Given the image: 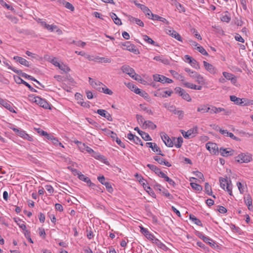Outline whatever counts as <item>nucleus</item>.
<instances>
[{
    "label": "nucleus",
    "instance_id": "7",
    "mask_svg": "<svg viewBox=\"0 0 253 253\" xmlns=\"http://www.w3.org/2000/svg\"><path fill=\"white\" fill-rule=\"evenodd\" d=\"M34 99L33 102L36 103L44 109H50V105L45 99L39 96L35 97Z\"/></svg>",
    "mask_w": 253,
    "mask_h": 253
},
{
    "label": "nucleus",
    "instance_id": "32",
    "mask_svg": "<svg viewBox=\"0 0 253 253\" xmlns=\"http://www.w3.org/2000/svg\"><path fill=\"white\" fill-rule=\"evenodd\" d=\"M110 16L116 25H121L122 24L121 19L117 17L115 13H110Z\"/></svg>",
    "mask_w": 253,
    "mask_h": 253
},
{
    "label": "nucleus",
    "instance_id": "33",
    "mask_svg": "<svg viewBox=\"0 0 253 253\" xmlns=\"http://www.w3.org/2000/svg\"><path fill=\"white\" fill-rule=\"evenodd\" d=\"M141 231L148 239L152 241V240L154 238L155 236L151 234L147 229L142 227Z\"/></svg>",
    "mask_w": 253,
    "mask_h": 253
},
{
    "label": "nucleus",
    "instance_id": "64",
    "mask_svg": "<svg viewBox=\"0 0 253 253\" xmlns=\"http://www.w3.org/2000/svg\"><path fill=\"white\" fill-rule=\"evenodd\" d=\"M235 39L238 42H240L242 43H244L245 42V40H244V39L239 34H236Z\"/></svg>",
    "mask_w": 253,
    "mask_h": 253
},
{
    "label": "nucleus",
    "instance_id": "57",
    "mask_svg": "<svg viewBox=\"0 0 253 253\" xmlns=\"http://www.w3.org/2000/svg\"><path fill=\"white\" fill-rule=\"evenodd\" d=\"M63 4L66 8L70 9L72 11H74L75 8L74 6L70 2L64 1Z\"/></svg>",
    "mask_w": 253,
    "mask_h": 253
},
{
    "label": "nucleus",
    "instance_id": "34",
    "mask_svg": "<svg viewBox=\"0 0 253 253\" xmlns=\"http://www.w3.org/2000/svg\"><path fill=\"white\" fill-rule=\"evenodd\" d=\"M205 192L209 195L211 196L213 198H215L216 197L215 195H212V192L211 186L209 185L208 183H205Z\"/></svg>",
    "mask_w": 253,
    "mask_h": 253
},
{
    "label": "nucleus",
    "instance_id": "9",
    "mask_svg": "<svg viewBox=\"0 0 253 253\" xmlns=\"http://www.w3.org/2000/svg\"><path fill=\"white\" fill-rule=\"evenodd\" d=\"M97 179L102 184L105 186L108 192L110 193H112L113 191V188L109 182L105 181V178L103 175L98 176L97 177Z\"/></svg>",
    "mask_w": 253,
    "mask_h": 253
},
{
    "label": "nucleus",
    "instance_id": "23",
    "mask_svg": "<svg viewBox=\"0 0 253 253\" xmlns=\"http://www.w3.org/2000/svg\"><path fill=\"white\" fill-rule=\"evenodd\" d=\"M169 110L172 112L174 114L178 115L179 119H182L184 116V112L182 110H177L175 108V107L173 106H170L169 108Z\"/></svg>",
    "mask_w": 253,
    "mask_h": 253
},
{
    "label": "nucleus",
    "instance_id": "48",
    "mask_svg": "<svg viewBox=\"0 0 253 253\" xmlns=\"http://www.w3.org/2000/svg\"><path fill=\"white\" fill-rule=\"evenodd\" d=\"M190 185L193 189L197 191H201L202 190V187L198 184L194 182H191Z\"/></svg>",
    "mask_w": 253,
    "mask_h": 253
},
{
    "label": "nucleus",
    "instance_id": "54",
    "mask_svg": "<svg viewBox=\"0 0 253 253\" xmlns=\"http://www.w3.org/2000/svg\"><path fill=\"white\" fill-rule=\"evenodd\" d=\"M127 87L131 89V91H133L136 93V90L139 89L138 87H137L134 84H133L132 83H129L126 84Z\"/></svg>",
    "mask_w": 253,
    "mask_h": 253
},
{
    "label": "nucleus",
    "instance_id": "10",
    "mask_svg": "<svg viewBox=\"0 0 253 253\" xmlns=\"http://www.w3.org/2000/svg\"><path fill=\"white\" fill-rule=\"evenodd\" d=\"M10 128L12 129L17 135L22 138L27 139L29 141L32 140V138L31 136H30L28 134H27L25 131L21 129H18V128L15 127H10Z\"/></svg>",
    "mask_w": 253,
    "mask_h": 253
},
{
    "label": "nucleus",
    "instance_id": "52",
    "mask_svg": "<svg viewBox=\"0 0 253 253\" xmlns=\"http://www.w3.org/2000/svg\"><path fill=\"white\" fill-rule=\"evenodd\" d=\"M175 5L176 8L180 12H185V8L183 5H182L181 4H180V3L177 2L175 3Z\"/></svg>",
    "mask_w": 253,
    "mask_h": 253
},
{
    "label": "nucleus",
    "instance_id": "26",
    "mask_svg": "<svg viewBox=\"0 0 253 253\" xmlns=\"http://www.w3.org/2000/svg\"><path fill=\"white\" fill-rule=\"evenodd\" d=\"M154 160L157 161L159 164L161 165H164L168 167H170L171 166V165L168 161H166L165 159L160 158L158 156H155L153 157Z\"/></svg>",
    "mask_w": 253,
    "mask_h": 253
},
{
    "label": "nucleus",
    "instance_id": "37",
    "mask_svg": "<svg viewBox=\"0 0 253 253\" xmlns=\"http://www.w3.org/2000/svg\"><path fill=\"white\" fill-rule=\"evenodd\" d=\"M78 178H79L80 180L86 182L88 186H90V184L92 183L89 178L85 176L83 174L79 175Z\"/></svg>",
    "mask_w": 253,
    "mask_h": 253
},
{
    "label": "nucleus",
    "instance_id": "44",
    "mask_svg": "<svg viewBox=\"0 0 253 253\" xmlns=\"http://www.w3.org/2000/svg\"><path fill=\"white\" fill-rule=\"evenodd\" d=\"M136 94L139 95L140 96L144 97V98H148L149 96L147 92L140 89L136 90Z\"/></svg>",
    "mask_w": 253,
    "mask_h": 253
},
{
    "label": "nucleus",
    "instance_id": "35",
    "mask_svg": "<svg viewBox=\"0 0 253 253\" xmlns=\"http://www.w3.org/2000/svg\"><path fill=\"white\" fill-rule=\"evenodd\" d=\"M152 241L153 243H155L156 245H157V246L159 248L162 249L164 250L165 248H166V246L163 243H162L159 239L155 238V237H154V238H153L152 240Z\"/></svg>",
    "mask_w": 253,
    "mask_h": 253
},
{
    "label": "nucleus",
    "instance_id": "2",
    "mask_svg": "<svg viewBox=\"0 0 253 253\" xmlns=\"http://www.w3.org/2000/svg\"><path fill=\"white\" fill-rule=\"evenodd\" d=\"M252 160V155L248 153H242L235 157V161L239 163H248L251 162Z\"/></svg>",
    "mask_w": 253,
    "mask_h": 253
},
{
    "label": "nucleus",
    "instance_id": "36",
    "mask_svg": "<svg viewBox=\"0 0 253 253\" xmlns=\"http://www.w3.org/2000/svg\"><path fill=\"white\" fill-rule=\"evenodd\" d=\"M170 73L176 79L180 80L182 82L184 81V77L182 75L179 74L177 72L171 70Z\"/></svg>",
    "mask_w": 253,
    "mask_h": 253
},
{
    "label": "nucleus",
    "instance_id": "46",
    "mask_svg": "<svg viewBox=\"0 0 253 253\" xmlns=\"http://www.w3.org/2000/svg\"><path fill=\"white\" fill-rule=\"evenodd\" d=\"M58 67L62 71L65 73H67L70 71V68L66 65L62 63L59 64V66H58Z\"/></svg>",
    "mask_w": 253,
    "mask_h": 253
},
{
    "label": "nucleus",
    "instance_id": "43",
    "mask_svg": "<svg viewBox=\"0 0 253 253\" xmlns=\"http://www.w3.org/2000/svg\"><path fill=\"white\" fill-rule=\"evenodd\" d=\"M152 150L154 152H157V154H158L159 155H161L162 156H165V155L164 154L162 153V151L161 150L160 148L155 143H153V148H152Z\"/></svg>",
    "mask_w": 253,
    "mask_h": 253
},
{
    "label": "nucleus",
    "instance_id": "3",
    "mask_svg": "<svg viewBox=\"0 0 253 253\" xmlns=\"http://www.w3.org/2000/svg\"><path fill=\"white\" fill-rule=\"evenodd\" d=\"M230 99L231 101L234 102L237 105L248 106L253 104L252 103L253 101L249 100L245 98H238L235 95H231Z\"/></svg>",
    "mask_w": 253,
    "mask_h": 253
},
{
    "label": "nucleus",
    "instance_id": "60",
    "mask_svg": "<svg viewBox=\"0 0 253 253\" xmlns=\"http://www.w3.org/2000/svg\"><path fill=\"white\" fill-rule=\"evenodd\" d=\"M103 91H101V92H103L105 94H109V95H112L113 92V91L107 87V86L105 85L104 86H103Z\"/></svg>",
    "mask_w": 253,
    "mask_h": 253
},
{
    "label": "nucleus",
    "instance_id": "45",
    "mask_svg": "<svg viewBox=\"0 0 253 253\" xmlns=\"http://www.w3.org/2000/svg\"><path fill=\"white\" fill-rule=\"evenodd\" d=\"M147 167H148L151 170L155 172V173L157 174L158 172L161 170L159 168L154 165L152 164H148Z\"/></svg>",
    "mask_w": 253,
    "mask_h": 253
},
{
    "label": "nucleus",
    "instance_id": "51",
    "mask_svg": "<svg viewBox=\"0 0 253 253\" xmlns=\"http://www.w3.org/2000/svg\"><path fill=\"white\" fill-rule=\"evenodd\" d=\"M154 59L156 61H160L165 64H169V60L168 59H162V57L160 56H155Z\"/></svg>",
    "mask_w": 253,
    "mask_h": 253
},
{
    "label": "nucleus",
    "instance_id": "49",
    "mask_svg": "<svg viewBox=\"0 0 253 253\" xmlns=\"http://www.w3.org/2000/svg\"><path fill=\"white\" fill-rule=\"evenodd\" d=\"M245 202L248 206L249 210H251V207L252 205V200L251 197L250 196H248L246 198H245Z\"/></svg>",
    "mask_w": 253,
    "mask_h": 253
},
{
    "label": "nucleus",
    "instance_id": "25",
    "mask_svg": "<svg viewBox=\"0 0 253 253\" xmlns=\"http://www.w3.org/2000/svg\"><path fill=\"white\" fill-rule=\"evenodd\" d=\"M14 60H15L16 62H19L21 65H24L26 67H29L30 64L29 62L26 60L25 59L20 57V56H14L13 57Z\"/></svg>",
    "mask_w": 253,
    "mask_h": 253
},
{
    "label": "nucleus",
    "instance_id": "40",
    "mask_svg": "<svg viewBox=\"0 0 253 253\" xmlns=\"http://www.w3.org/2000/svg\"><path fill=\"white\" fill-rule=\"evenodd\" d=\"M105 85L104 84H103L101 82L99 81H97L96 84H95V85L93 86V88L96 89L97 90H98L99 92H101L103 91V86Z\"/></svg>",
    "mask_w": 253,
    "mask_h": 253
},
{
    "label": "nucleus",
    "instance_id": "59",
    "mask_svg": "<svg viewBox=\"0 0 253 253\" xmlns=\"http://www.w3.org/2000/svg\"><path fill=\"white\" fill-rule=\"evenodd\" d=\"M205 243L208 244L211 247H212L213 249L216 248V247H218V245H216L215 242L210 238V241H204Z\"/></svg>",
    "mask_w": 253,
    "mask_h": 253
},
{
    "label": "nucleus",
    "instance_id": "14",
    "mask_svg": "<svg viewBox=\"0 0 253 253\" xmlns=\"http://www.w3.org/2000/svg\"><path fill=\"white\" fill-rule=\"evenodd\" d=\"M206 147L207 150L213 154H216L218 152L217 146L214 143L208 142L206 144Z\"/></svg>",
    "mask_w": 253,
    "mask_h": 253
},
{
    "label": "nucleus",
    "instance_id": "39",
    "mask_svg": "<svg viewBox=\"0 0 253 253\" xmlns=\"http://www.w3.org/2000/svg\"><path fill=\"white\" fill-rule=\"evenodd\" d=\"M143 39L145 42H146L148 43L151 44L155 46H158V44H157L155 42H154L152 39L149 38L147 35H143Z\"/></svg>",
    "mask_w": 253,
    "mask_h": 253
},
{
    "label": "nucleus",
    "instance_id": "31",
    "mask_svg": "<svg viewBox=\"0 0 253 253\" xmlns=\"http://www.w3.org/2000/svg\"><path fill=\"white\" fill-rule=\"evenodd\" d=\"M151 16H152V18H150L153 20H158V21L163 22L164 23H166L167 24H169V21L166 19H165L162 17H161L158 15L151 13Z\"/></svg>",
    "mask_w": 253,
    "mask_h": 253
},
{
    "label": "nucleus",
    "instance_id": "5",
    "mask_svg": "<svg viewBox=\"0 0 253 253\" xmlns=\"http://www.w3.org/2000/svg\"><path fill=\"white\" fill-rule=\"evenodd\" d=\"M161 137L167 146L172 147L173 146V141L175 140V137H172V139H171L164 132L161 133Z\"/></svg>",
    "mask_w": 253,
    "mask_h": 253
},
{
    "label": "nucleus",
    "instance_id": "12",
    "mask_svg": "<svg viewBox=\"0 0 253 253\" xmlns=\"http://www.w3.org/2000/svg\"><path fill=\"white\" fill-rule=\"evenodd\" d=\"M121 70L123 73H126L130 77L134 78L135 75L134 70L130 67L128 65H124L121 67Z\"/></svg>",
    "mask_w": 253,
    "mask_h": 253
},
{
    "label": "nucleus",
    "instance_id": "38",
    "mask_svg": "<svg viewBox=\"0 0 253 253\" xmlns=\"http://www.w3.org/2000/svg\"><path fill=\"white\" fill-rule=\"evenodd\" d=\"M221 20L223 22H225L227 23H229L231 20V17L230 16V14L228 11H226L224 13V14L222 15L220 18Z\"/></svg>",
    "mask_w": 253,
    "mask_h": 253
},
{
    "label": "nucleus",
    "instance_id": "11",
    "mask_svg": "<svg viewBox=\"0 0 253 253\" xmlns=\"http://www.w3.org/2000/svg\"><path fill=\"white\" fill-rule=\"evenodd\" d=\"M181 133L183 137L185 138H190L195 136V134L197 133V127L195 128H192L189 129L187 131L181 130Z\"/></svg>",
    "mask_w": 253,
    "mask_h": 253
},
{
    "label": "nucleus",
    "instance_id": "1",
    "mask_svg": "<svg viewBox=\"0 0 253 253\" xmlns=\"http://www.w3.org/2000/svg\"><path fill=\"white\" fill-rule=\"evenodd\" d=\"M219 182L220 187L224 190L227 191L230 195H232L231 181L230 180L228 181L227 179L220 177Z\"/></svg>",
    "mask_w": 253,
    "mask_h": 253
},
{
    "label": "nucleus",
    "instance_id": "4",
    "mask_svg": "<svg viewBox=\"0 0 253 253\" xmlns=\"http://www.w3.org/2000/svg\"><path fill=\"white\" fill-rule=\"evenodd\" d=\"M122 45L124 47H123L124 49L127 50L135 54H138L140 53L139 49L136 47L135 45L129 42H126Z\"/></svg>",
    "mask_w": 253,
    "mask_h": 253
},
{
    "label": "nucleus",
    "instance_id": "15",
    "mask_svg": "<svg viewBox=\"0 0 253 253\" xmlns=\"http://www.w3.org/2000/svg\"><path fill=\"white\" fill-rule=\"evenodd\" d=\"M221 112H223L224 114L225 115H228L229 114H230L231 112L229 110H226L225 109L221 107L217 108L215 106H212L210 110V113H218Z\"/></svg>",
    "mask_w": 253,
    "mask_h": 253
},
{
    "label": "nucleus",
    "instance_id": "53",
    "mask_svg": "<svg viewBox=\"0 0 253 253\" xmlns=\"http://www.w3.org/2000/svg\"><path fill=\"white\" fill-rule=\"evenodd\" d=\"M173 34L171 37L175 38L179 42H182V38L181 36L175 31H173Z\"/></svg>",
    "mask_w": 253,
    "mask_h": 253
},
{
    "label": "nucleus",
    "instance_id": "47",
    "mask_svg": "<svg viewBox=\"0 0 253 253\" xmlns=\"http://www.w3.org/2000/svg\"><path fill=\"white\" fill-rule=\"evenodd\" d=\"M140 136L145 141H151L152 139L148 133L144 132L141 131Z\"/></svg>",
    "mask_w": 253,
    "mask_h": 253
},
{
    "label": "nucleus",
    "instance_id": "41",
    "mask_svg": "<svg viewBox=\"0 0 253 253\" xmlns=\"http://www.w3.org/2000/svg\"><path fill=\"white\" fill-rule=\"evenodd\" d=\"M173 143L176 147H177V148L181 147L182 144L183 143L182 137L180 136V137H178L177 138H176L175 140L173 141Z\"/></svg>",
    "mask_w": 253,
    "mask_h": 253
},
{
    "label": "nucleus",
    "instance_id": "58",
    "mask_svg": "<svg viewBox=\"0 0 253 253\" xmlns=\"http://www.w3.org/2000/svg\"><path fill=\"white\" fill-rule=\"evenodd\" d=\"M140 108L144 111H146L147 113H148L149 115H153V113L151 109H148L144 104H140Z\"/></svg>",
    "mask_w": 253,
    "mask_h": 253
},
{
    "label": "nucleus",
    "instance_id": "6",
    "mask_svg": "<svg viewBox=\"0 0 253 253\" xmlns=\"http://www.w3.org/2000/svg\"><path fill=\"white\" fill-rule=\"evenodd\" d=\"M175 93H177L180 96H181L183 99L188 102L191 101L190 95L183 89L179 87H177L175 88Z\"/></svg>",
    "mask_w": 253,
    "mask_h": 253
},
{
    "label": "nucleus",
    "instance_id": "63",
    "mask_svg": "<svg viewBox=\"0 0 253 253\" xmlns=\"http://www.w3.org/2000/svg\"><path fill=\"white\" fill-rule=\"evenodd\" d=\"M138 181L139 183L143 186L144 188L146 189L147 187L148 186H147V181L144 179L143 178H141V179H139Z\"/></svg>",
    "mask_w": 253,
    "mask_h": 253
},
{
    "label": "nucleus",
    "instance_id": "20",
    "mask_svg": "<svg viewBox=\"0 0 253 253\" xmlns=\"http://www.w3.org/2000/svg\"><path fill=\"white\" fill-rule=\"evenodd\" d=\"M134 3L137 7L140 8L146 15L151 16V13H152L147 6L143 4L137 3L136 0L134 1Z\"/></svg>",
    "mask_w": 253,
    "mask_h": 253
},
{
    "label": "nucleus",
    "instance_id": "8",
    "mask_svg": "<svg viewBox=\"0 0 253 253\" xmlns=\"http://www.w3.org/2000/svg\"><path fill=\"white\" fill-rule=\"evenodd\" d=\"M153 79L155 81L159 82H160L163 84H164L166 83L170 84V83H172L173 82L172 80H171L168 78H167L166 77H165L164 76L158 75V74L153 75Z\"/></svg>",
    "mask_w": 253,
    "mask_h": 253
},
{
    "label": "nucleus",
    "instance_id": "50",
    "mask_svg": "<svg viewBox=\"0 0 253 253\" xmlns=\"http://www.w3.org/2000/svg\"><path fill=\"white\" fill-rule=\"evenodd\" d=\"M89 187H92L94 190H96V191H97L98 192H100V193L103 192V190L100 186H97L92 182L90 184V186H89Z\"/></svg>",
    "mask_w": 253,
    "mask_h": 253
},
{
    "label": "nucleus",
    "instance_id": "19",
    "mask_svg": "<svg viewBox=\"0 0 253 253\" xmlns=\"http://www.w3.org/2000/svg\"><path fill=\"white\" fill-rule=\"evenodd\" d=\"M97 113L100 116L106 118L107 120L109 121H112L113 119L110 113H109L107 111H106L105 110L98 109L97 111Z\"/></svg>",
    "mask_w": 253,
    "mask_h": 253
},
{
    "label": "nucleus",
    "instance_id": "17",
    "mask_svg": "<svg viewBox=\"0 0 253 253\" xmlns=\"http://www.w3.org/2000/svg\"><path fill=\"white\" fill-rule=\"evenodd\" d=\"M127 138L130 141H133V143L136 144H139L141 146H143V142L137 136L133 135L131 132L127 134Z\"/></svg>",
    "mask_w": 253,
    "mask_h": 253
},
{
    "label": "nucleus",
    "instance_id": "21",
    "mask_svg": "<svg viewBox=\"0 0 253 253\" xmlns=\"http://www.w3.org/2000/svg\"><path fill=\"white\" fill-rule=\"evenodd\" d=\"M203 64L205 69L211 74H214L216 73V69L212 65L205 61H204Z\"/></svg>",
    "mask_w": 253,
    "mask_h": 253
},
{
    "label": "nucleus",
    "instance_id": "55",
    "mask_svg": "<svg viewBox=\"0 0 253 253\" xmlns=\"http://www.w3.org/2000/svg\"><path fill=\"white\" fill-rule=\"evenodd\" d=\"M196 49L204 55L208 56V53L206 50L201 46H197Z\"/></svg>",
    "mask_w": 253,
    "mask_h": 253
},
{
    "label": "nucleus",
    "instance_id": "24",
    "mask_svg": "<svg viewBox=\"0 0 253 253\" xmlns=\"http://www.w3.org/2000/svg\"><path fill=\"white\" fill-rule=\"evenodd\" d=\"M90 60H93L95 62L99 63H110L111 62V59L109 58L104 57H99L97 56L94 58V59H89Z\"/></svg>",
    "mask_w": 253,
    "mask_h": 253
},
{
    "label": "nucleus",
    "instance_id": "13",
    "mask_svg": "<svg viewBox=\"0 0 253 253\" xmlns=\"http://www.w3.org/2000/svg\"><path fill=\"white\" fill-rule=\"evenodd\" d=\"M14 80L15 82L17 84H22L27 86L28 88L33 92H37V90L34 88L30 84H29L28 83L24 81L23 79H22L20 77L18 76H14Z\"/></svg>",
    "mask_w": 253,
    "mask_h": 253
},
{
    "label": "nucleus",
    "instance_id": "16",
    "mask_svg": "<svg viewBox=\"0 0 253 253\" xmlns=\"http://www.w3.org/2000/svg\"><path fill=\"white\" fill-rule=\"evenodd\" d=\"M219 152L222 156L228 157L229 156L233 155L235 151L231 149L230 148H224L223 147H221L219 149Z\"/></svg>",
    "mask_w": 253,
    "mask_h": 253
},
{
    "label": "nucleus",
    "instance_id": "30",
    "mask_svg": "<svg viewBox=\"0 0 253 253\" xmlns=\"http://www.w3.org/2000/svg\"><path fill=\"white\" fill-rule=\"evenodd\" d=\"M0 103L5 108L9 110L11 112H15L14 109L10 104V103L6 102L4 100L1 99Z\"/></svg>",
    "mask_w": 253,
    "mask_h": 253
},
{
    "label": "nucleus",
    "instance_id": "27",
    "mask_svg": "<svg viewBox=\"0 0 253 253\" xmlns=\"http://www.w3.org/2000/svg\"><path fill=\"white\" fill-rule=\"evenodd\" d=\"M47 30L50 32H53L54 30H56V33L58 35H61L62 34V31L61 29H59L56 25H49L48 24L46 28Z\"/></svg>",
    "mask_w": 253,
    "mask_h": 253
},
{
    "label": "nucleus",
    "instance_id": "29",
    "mask_svg": "<svg viewBox=\"0 0 253 253\" xmlns=\"http://www.w3.org/2000/svg\"><path fill=\"white\" fill-rule=\"evenodd\" d=\"M211 108L208 107V105H201L197 108V111L201 113H205L207 112L210 113Z\"/></svg>",
    "mask_w": 253,
    "mask_h": 253
},
{
    "label": "nucleus",
    "instance_id": "28",
    "mask_svg": "<svg viewBox=\"0 0 253 253\" xmlns=\"http://www.w3.org/2000/svg\"><path fill=\"white\" fill-rule=\"evenodd\" d=\"M143 127L144 128L148 127L152 130H154L157 127V126L152 121H146L144 122V123L143 124Z\"/></svg>",
    "mask_w": 253,
    "mask_h": 253
},
{
    "label": "nucleus",
    "instance_id": "56",
    "mask_svg": "<svg viewBox=\"0 0 253 253\" xmlns=\"http://www.w3.org/2000/svg\"><path fill=\"white\" fill-rule=\"evenodd\" d=\"M15 221L17 222V224L19 225V227L21 228L23 231L25 230L26 229V225L23 223V222H22V221L18 219V220H16L15 219Z\"/></svg>",
    "mask_w": 253,
    "mask_h": 253
},
{
    "label": "nucleus",
    "instance_id": "42",
    "mask_svg": "<svg viewBox=\"0 0 253 253\" xmlns=\"http://www.w3.org/2000/svg\"><path fill=\"white\" fill-rule=\"evenodd\" d=\"M189 217L190 219L192 220L196 225L200 226H203V224L200 220L196 218L194 215L190 214Z\"/></svg>",
    "mask_w": 253,
    "mask_h": 253
},
{
    "label": "nucleus",
    "instance_id": "18",
    "mask_svg": "<svg viewBox=\"0 0 253 253\" xmlns=\"http://www.w3.org/2000/svg\"><path fill=\"white\" fill-rule=\"evenodd\" d=\"M185 58L188 61V63L190 64L191 66H193L194 68L198 70L200 69V66L199 64L198 63V62L195 59L192 58L188 55H186L185 56Z\"/></svg>",
    "mask_w": 253,
    "mask_h": 253
},
{
    "label": "nucleus",
    "instance_id": "61",
    "mask_svg": "<svg viewBox=\"0 0 253 253\" xmlns=\"http://www.w3.org/2000/svg\"><path fill=\"white\" fill-rule=\"evenodd\" d=\"M182 83L185 86H186V87H188L189 88L195 89V88L196 87L195 84H194L192 83L186 82H185V81L184 82H182Z\"/></svg>",
    "mask_w": 253,
    "mask_h": 253
},
{
    "label": "nucleus",
    "instance_id": "22",
    "mask_svg": "<svg viewBox=\"0 0 253 253\" xmlns=\"http://www.w3.org/2000/svg\"><path fill=\"white\" fill-rule=\"evenodd\" d=\"M219 132L223 135H224V136H229L230 138H231L232 139L236 140V141H240V139L238 137L235 136L233 133H232V132H229L227 131V130L226 129H222L221 128H219Z\"/></svg>",
    "mask_w": 253,
    "mask_h": 253
},
{
    "label": "nucleus",
    "instance_id": "62",
    "mask_svg": "<svg viewBox=\"0 0 253 253\" xmlns=\"http://www.w3.org/2000/svg\"><path fill=\"white\" fill-rule=\"evenodd\" d=\"M195 79L196 80V82L200 84H205L204 78L200 74H198Z\"/></svg>",
    "mask_w": 253,
    "mask_h": 253
}]
</instances>
